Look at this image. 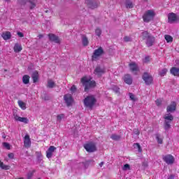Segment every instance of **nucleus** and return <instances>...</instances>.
I'll return each mask as SVG.
<instances>
[{"instance_id": "nucleus-1", "label": "nucleus", "mask_w": 179, "mask_h": 179, "mask_svg": "<svg viewBox=\"0 0 179 179\" xmlns=\"http://www.w3.org/2000/svg\"><path fill=\"white\" fill-rule=\"evenodd\" d=\"M81 83L84 86L85 92H87L91 89H94L96 86V81L92 80V77L87 78V76H84L81 78Z\"/></svg>"}, {"instance_id": "nucleus-2", "label": "nucleus", "mask_w": 179, "mask_h": 179, "mask_svg": "<svg viewBox=\"0 0 179 179\" xmlns=\"http://www.w3.org/2000/svg\"><path fill=\"white\" fill-rule=\"evenodd\" d=\"M141 36L143 40H145V44L148 47H152V45L155 44V42L156 41V38L152 36V34L149 33V31H143L141 33Z\"/></svg>"}, {"instance_id": "nucleus-3", "label": "nucleus", "mask_w": 179, "mask_h": 179, "mask_svg": "<svg viewBox=\"0 0 179 179\" xmlns=\"http://www.w3.org/2000/svg\"><path fill=\"white\" fill-rule=\"evenodd\" d=\"M84 106L87 108H90V110H93V107H94V104L97 103V99L93 95L87 96L83 100Z\"/></svg>"}, {"instance_id": "nucleus-4", "label": "nucleus", "mask_w": 179, "mask_h": 179, "mask_svg": "<svg viewBox=\"0 0 179 179\" xmlns=\"http://www.w3.org/2000/svg\"><path fill=\"white\" fill-rule=\"evenodd\" d=\"M164 127L165 131H168V129H170L171 128V122L174 120V116L171 114H166L164 116Z\"/></svg>"}, {"instance_id": "nucleus-5", "label": "nucleus", "mask_w": 179, "mask_h": 179, "mask_svg": "<svg viewBox=\"0 0 179 179\" xmlns=\"http://www.w3.org/2000/svg\"><path fill=\"white\" fill-rule=\"evenodd\" d=\"M155 16H156L155 11L153 10H148L145 11L143 15V22L145 23H149V22H151V20L155 19Z\"/></svg>"}, {"instance_id": "nucleus-6", "label": "nucleus", "mask_w": 179, "mask_h": 179, "mask_svg": "<svg viewBox=\"0 0 179 179\" xmlns=\"http://www.w3.org/2000/svg\"><path fill=\"white\" fill-rule=\"evenodd\" d=\"M104 54V50L102 47H99L98 49L95 50L92 55V61H97L101 55Z\"/></svg>"}, {"instance_id": "nucleus-7", "label": "nucleus", "mask_w": 179, "mask_h": 179, "mask_svg": "<svg viewBox=\"0 0 179 179\" xmlns=\"http://www.w3.org/2000/svg\"><path fill=\"white\" fill-rule=\"evenodd\" d=\"M84 148L87 152L89 153H92L93 152H96L97 148H96V144L93 142L88 143L84 145Z\"/></svg>"}, {"instance_id": "nucleus-8", "label": "nucleus", "mask_w": 179, "mask_h": 179, "mask_svg": "<svg viewBox=\"0 0 179 179\" xmlns=\"http://www.w3.org/2000/svg\"><path fill=\"white\" fill-rule=\"evenodd\" d=\"M64 101L67 106V107H71L72 104H73L75 100H73V97L71 94H66L64 96Z\"/></svg>"}, {"instance_id": "nucleus-9", "label": "nucleus", "mask_w": 179, "mask_h": 179, "mask_svg": "<svg viewBox=\"0 0 179 179\" xmlns=\"http://www.w3.org/2000/svg\"><path fill=\"white\" fill-rule=\"evenodd\" d=\"M143 80H144L145 85H152V83H153V77H152V76H150V74H149L147 72H145L143 75Z\"/></svg>"}, {"instance_id": "nucleus-10", "label": "nucleus", "mask_w": 179, "mask_h": 179, "mask_svg": "<svg viewBox=\"0 0 179 179\" xmlns=\"http://www.w3.org/2000/svg\"><path fill=\"white\" fill-rule=\"evenodd\" d=\"M85 3L90 9H96L99 6V2L96 0H86Z\"/></svg>"}, {"instance_id": "nucleus-11", "label": "nucleus", "mask_w": 179, "mask_h": 179, "mask_svg": "<svg viewBox=\"0 0 179 179\" xmlns=\"http://www.w3.org/2000/svg\"><path fill=\"white\" fill-rule=\"evenodd\" d=\"M164 162L166 164H174V157L171 155H164L162 157Z\"/></svg>"}, {"instance_id": "nucleus-12", "label": "nucleus", "mask_w": 179, "mask_h": 179, "mask_svg": "<svg viewBox=\"0 0 179 179\" xmlns=\"http://www.w3.org/2000/svg\"><path fill=\"white\" fill-rule=\"evenodd\" d=\"M177 110V103L176 101H171L166 107L167 113H174Z\"/></svg>"}, {"instance_id": "nucleus-13", "label": "nucleus", "mask_w": 179, "mask_h": 179, "mask_svg": "<svg viewBox=\"0 0 179 179\" xmlns=\"http://www.w3.org/2000/svg\"><path fill=\"white\" fill-rule=\"evenodd\" d=\"M94 75H97V76H101L102 75H104L106 73V69L100 67V66H98L95 68L94 71Z\"/></svg>"}, {"instance_id": "nucleus-14", "label": "nucleus", "mask_w": 179, "mask_h": 179, "mask_svg": "<svg viewBox=\"0 0 179 179\" xmlns=\"http://www.w3.org/2000/svg\"><path fill=\"white\" fill-rule=\"evenodd\" d=\"M24 146L27 148L31 146V141L30 140V136H29V134L25 135L24 137Z\"/></svg>"}, {"instance_id": "nucleus-15", "label": "nucleus", "mask_w": 179, "mask_h": 179, "mask_svg": "<svg viewBox=\"0 0 179 179\" xmlns=\"http://www.w3.org/2000/svg\"><path fill=\"white\" fill-rule=\"evenodd\" d=\"M13 117L15 121H19L20 122H24V124H29V120L27 117H22L16 114H14Z\"/></svg>"}, {"instance_id": "nucleus-16", "label": "nucleus", "mask_w": 179, "mask_h": 179, "mask_svg": "<svg viewBox=\"0 0 179 179\" xmlns=\"http://www.w3.org/2000/svg\"><path fill=\"white\" fill-rule=\"evenodd\" d=\"M56 149L57 148H55L54 145H51L46 151V157L48 159H51L52 157V153L53 152H55Z\"/></svg>"}, {"instance_id": "nucleus-17", "label": "nucleus", "mask_w": 179, "mask_h": 179, "mask_svg": "<svg viewBox=\"0 0 179 179\" xmlns=\"http://www.w3.org/2000/svg\"><path fill=\"white\" fill-rule=\"evenodd\" d=\"M48 36L50 41H53L54 43H56V44H59L60 43L59 38L55 34H48Z\"/></svg>"}, {"instance_id": "nucleus-18", "label": "nucleus", "mask_w": 179, "mask_h": 179, "mask_svg": "<svg viewBox=\"0 0 179 179\" xmlns=\"http://www.w3.org/2000/svg\"><path fill=\"white\" fill-rule=\"evenodd\" d=\"M168 20L169 23H174V22L177 21V15L174 13H171L168 15Z\"/></svg>"}, {"instance_id": "nucleus-19", "label": "nucleus", "mask_w": 179, "mask_h": 179, "mask_svg": "<svg viewBox=\"0 0 179 179\" xmlns=\"http://www.w3.org/2000/svg\"><path fill=\"white\" fill-rule=\"evenodd\" d=\"M129 66L131 72H138V71H139V67H138V64L135 62L130 63Z\"/></svg>"}, {"instance_id": "nucleus-20", "label": "nucleus", "mask_w": 179, "mask_h": 179, "mask_svg": "<svg viewBox=\"0 0 179 179\" xmlns=\"http://www.w3.org/2000/svg\"><path fill=\"white\" fill-rule=\"evenodd\" d=\"M1 37L3 40H5V41L10 40V38H12V34H10V31H7L2 33Z\"/></svg>"}, {"instance_id": "nucleus-21", "label": "nucleus", "mask_w": 179, "mask_h": 179, "mask_svg": "<svg viewBox=\"0 0 179 179\" xmlns=\"http://www.w3.org/2000/svg\"><path fill=\"white\" fill-rule=\"evenodd\" d=\"M124 81L127 83V85H132V77H131V75H124Z\"/></svg>"}, {"instance_id": "nucleus-22", "label": "nucleus", "mask_w": 179, "mask_h": 179, "mask_svg": "<svg viewBox=\"0 0 179 179\" xmlns=\"http://www.w3.org/2000/svg\"><path fill=\"white\" fill-rule=\"evenodd\" d=\"M31 78L34 83H37V82H38V71H34L31 75Z\"/></svg>"}, {"instance_id": "nucleus-23", "label": "nucleus", "mask_w": 179, "mask_h": 179, "mask_svg": "<svg viewBox=\"0 0 179 179\" xmlns=\"http://www.w3.org/2000/svg\"><path fill=\"white\" fill-rule=\"evenodd\" d=\"M170 72L173 76H179V69L177 67H172Z\"/></svg>"}, {"instance_id": "nucleus-24", "label": "nucleus", "mask_w": 179, "mask_h": 179, "mask_svg": "<svg viewBox=\"0 0 179 179\" xmlns=\"http://www.w3.org/2000/svg\"><path fill=\"white\" fill-rule=\"evenodd\" d=\"M22 83H24V85H29V83H30V76L29 75L23 76Z\"/></svg>"}, {"instance_id": "nucleus-25", "label": "nucleus", "mask_w": 179, "mask_h": 179, "mask_svg": "<svg viewBox=\"0 0 179 179\" xmlns=\"http://www.w3.org/2000/svg\"><path fill=\"white\" fill-rule=\"evenodd\" d=\"M124 4L127 9H132L134 8V3L131 0H126Z\"/></svg>"}, {"instance_id": "nucleus-26", "label": "nucleus", "mask_w": 179, "mask_h": 179, "mask_svg": "<svg viewBox=\"0 0 179 179\" xmlns=\"http://www.w3.org/2000/svg\"><path fill=\"white\" fill-rule=\"evenodd\" d=\"M13 50L15 52H20V51L23 50V48L22 47V45H19V43H15Z\"/></svg>"}, {"instance_id": "nucleus-27", "label": "nucleus", "mask_w": 179, "mask_h": 179, "mask_svg": "<svg viewBox=\"0 0 179 179\" xmlns=\"http://www.w3.org/2000/svg\"><path fill=\"white\" fill-rule=\"evenodd\" d=\"M47 87H48L49 89H52V87H55V82H54V80H49L48 81Z\"/></svg>"}, {"instance_id": "nucleus-28", "label": "nucleus", "mask_w": 179, "mask_h": 179, "mask_svg": "<svg viewBox=\"0 0 179 179\" xmlns=\"http://www.w3.org/2000/svg\"><path fill=\"white\" fill-rule=\"evenodd\" d=\"M0 169L2 170H10V166L5 165L3 162L0 161Z\"/></svg>"}, {"instance_id": "nucleus-29", "label": "nucleus", "mask_w": 179, "mask_h": 179, "mask_svg": "<svg viewBox=\"0 0 179 179\" xmlns=\"http://www.w3.org/2000/svg\"><path fill=\"white\" fill-rule=\"evenodd\" d=\"M83 45L84 47H87V45H89V39H87V37L86 36H83Z\"/></svg>"}, {"instance_id": "nucleus-30", "label": "nucleus", "mask_w": 179, "mask_h": 179, "mask_svg": "<svg viewBox=\"0 0 179 179\" xmlns=\"http://www.w3.org/2000/svg\"><path fill=\"white\" fill-rule=\"evenodd\" d=\"M110 139L113 141H120L121 139V136L117 134H112L110 136Z\"/></svg>"}, {"instance_id": "nucleus-31", "label": "nucleus", "mask_w": 179, "mask_h": 179, "mask_svg": "<svg viewBox=\"0 0 179 179\" xmlns=\"http://www.w3.org/2000/svg\"><path fill=\"white\" fill-rule=\"evenodd\" d=\"M164 38L167 43H173V37L170 35H165Z\"/></svg>"}, {"instance_id": "nucleus-32", "label": "nucleus", "mask_w": 179, "mask_h": 179, "mask_svg": "<svg viewBox=\"0 0 179 179\" xmlns=\"http://www.w3.org/2000/svg\"><path fill=\"white\" fill-rule=\"evenodd\" d=\"M18 105L22 110H26V103L22 101H18Z\"/></svg>"}, {"instance_id": "nucleus-33", "label": "nucleus", "mask_w": 179, "mask_h": 179, "mask_svg": "<svg viewBox=\"0 0 179 179\" xmlns=\"http://www.w3.org/2000/svg\"><path fill=\"white\" fill-rule=\"evenodd\" d=\"M167 73V69H163L161 71H159V76H165Z\"/></svg>"}, {"instance_id": "nucleus-34", "label": "nucleus", "mask_w": 179, "mask_h": 179, "mask_svg": "<svg viewBox=\"0 0 179 179\" xmlns=\"http://www.w3.org/2000/svg\"><path fill=\"white\" fill-rule=\"evenodd\" d=\"M64 117H65L64 114H59V115H57V121H59V122H61V121H62V119Z\"/></svg>"}, {"instance_id": "nucleus-35", "label": "nucleus", "mask_w": 179, "mask_h": 179, "mask_svg": "<svg viewBox=\"0 0 179 179\" xmlns=\"http://www.w3.org/2000/svg\"><path fill=\"white\" fill-rule=\"evenodd\" d=\"M156 139L157 141V143H159V145H162V143H163V138H160V135L157 134Z\"/></svg>"}, {"instance_id": "nucleus-36", "label": "nucleus", "mask_w": 179, "mask_h": 179, "mask_svg": "<svg viewBox=\"0 0 179 179\" xmlns=\"http://www.w3.org/2000/svg\"><path fill=\"white\" fill-rule=\"evenodd\" d=\"M129 99L132 101H136V98H135V95L131 92L129 93Z\"/></svg>"}, {"instance_id": "nucleus-37", "label": "nucleus", "mask_w": 179, "mask_h": 179, "mask_svg": "<svg viewBox=\"0 0 179 179\" xmlns=\"http://www.w3.org/2000/svg\"><path fill=\"white\" fill-rule=\"evenodd\" d=\"M36 156L38 160L43 157V154H41V151H37L36 152Z\"/></svg>"}, {"instance_id": "nucleus-38", "label": "nucleus", "mask_w": 179, "mask_h": 179, "mask_svg": "<svg viewBox=\"0 0 179 179\" xmlns=\"http://www.w3.org/2000/svg\"><path fill=\"white\" fill-rule=\"evenodd\" d=\"M3 146L7 149V150H10V144L8 143H3Z\"/></svg>"}, {"instance_id": "nucleus-39", "label": "nucleus", "mask_w": 179, "mask_h": 179, "mask_svg": "<svg viewBox=\"0 0 179 179\" xmlns=\"http://www.w3.org/2000/svg\"><path fill=\"white\" fill-rule=\"evenodd\" d=\"M95 34L96 36H98V37H100V36H101V29H100V28H96L95 30Z\"/></svg>"}, {"instance_id": "nucleus-40", "label": "nucleus", "mask_w": 179, "mask_h": 179, "mask_svg": "<svg viewBox=\"0 0 179 179\" xmlns=\"http://www.w3.org/2000/svg\"><path fill=\"white\" fill-rule=\"evenodd\" d=\"M122 170H124V171L131 170V166H129V164H126L124 165Z\"/></svg>"}, {"instance_id": "nucleus-41", "label": "nucleus", "mask_w": 179, "mask_h": 179, "mask_svg": "<svg viewBox=\"0 0 179 179\" xmlns=\"http://www.w3.org/2000/svg\"><path fill=\"white\" fill-rule=\"evenodd\" d=\"M29 3H31V6H29V9H34V8H36V3L33 1H29Z\"/></svg>"}, {"instance_id": "nucleus-42", "label": "nucleus", "mask_w": 179, "mask_h": 179, "mask_svg": "<svg viewBox=\"0 0 179 179\" xmlns=\"http://www.w3.org/2000/svg\"><path fill=\"white\" fill-rule=\"evenodd\" d=\"M145 64H148V62H150V57L146 56L144 59Z\"/></svg>"}, {"instance_id": "nucleus-43", "label": "nucleus", "mask_w": 179, "mask_h": 179, "mask_svg": "<svg viewBox=\"0 0 179 179\" xmlns=\"http://www.w3.org/2000/svg\"><path fill=\"white\" fill-rule=\"evenodd\" d=\"M134 146H136L138 149V152H142V148L141 147V145L138 143H134Z\"/></svg>"}, {"instance_id": "nucleus-44", "label": "nucleus", "mask_w": 179, "mask_h": 179, "mask_svg": "<svg viewBox=\"0 0 179 179\" xmlns=\"http://www.w3.org/2000/svg\"><path fill=\"white\" fill-rule=\"evenodd\" d=\"M134 133L135 135L139 136L141 134V131H139V129H134Z\"/></svg>"}, {"instance_id": "nucleus-45", "label": "nucleus", "mask_w": 179, "mask_h": 179, "mask_svg": "<svg viewBox=\"0 0 179 179\" xmlns=\"http://www.w3.org/2000/svg\"><path fill=\"white\" fill-rule=\"evenodd\" d=\"M156 105L159 107L162 106V99H157L155 101Z\"/></svg>"}, {"instance_id": "nucleus-46", "label": "nucleus", "mask_w": 179, "mask_h": 179, "mask_svg": "<svg viewBox=\"0 0 179 179\" xmlns=\"http://www.w3.org/2000/svg\"><path fill=\"white\" fill-rule=\"evenodd\" d=\"M34 174V172H29L27 174V179H31L33 177V175Z\"/></svg>"}, {"instance_id": "nucleus-47", "label": "nucleus", "mask_w": 179, "mask_h": 179, "mask_svg": "<svg viewBox=\"0 0 179 179\" xmlns=\"http://www.w3.org/2000/svg\"><path fill=\"white\" fill-rule=\"evenodd\" d=\"M8 159H15V154L13 152H10L8 155Z\"/></svg>"}, {"instance_id": "nucleus-48", "label": "nucleus", "mask_w": 179, "mask_h": 179, "mask_svg": "<svg viewBox=\"0 0 179 179\" xmlns=\"http://www.w3.org/2000/svg\"><path fill=\"white\" fill-rule=\"evenodd\" d=\"M124 41L126 42V43H128L129 41H131V38L129 36H124Z\"/></svg>"}, {"instance_id": "nucleus-49", "label": "nucleus", "mask_w": 179, "mask_h": 179, "mask_svg": "<svg viewBox=\"0 0 179 179\" xmlns=\"http://www.w3.org/2000/svg\"><path fill=\"white\" fill-rule=\"evenodd\" d=\"M71 92H76V86L73 85L71 89H70Z\"/></svg>"}, {"instance_id": "nucleus-50", "label": "nucleus", "mask_w": 179, "mask_h": 179, "mask_svg": "<svg viewBox=\"0 0 179 179\" xmlns=\"http://www.w3.org/2000/svg\"><path fill=\"white\" fill-rule=\"evenodd\" d=\"M17 34L19 36V37H24V34H23L22 32H17Z\"/></svg>"}, {"instance_id": "nucleus-51", "label": "nucleus", "mask_w": 179, "mask_h": 179, "mask_svg": "<svg viewBox=\"0 0 179 179\" xmlns=\"http://www.w3.org/2000/svg\"><path fill=\"white\" fill-rule=\"evenodd\" d=\"M167 179H174V175H171Z\"/></svg>"}, {"instance_id": "nucleus-52", "label": "nucleus", "mask_w": 179, "mask_h": 179, "mask_svg": "<svg viewBox=\"0 0 179 179\" xmlns=\"http://www.w3.org/2000/svg\"><path fill=\"white\" fill-rule=\"evenodd\" d=\"M103 164H104V162H101L99 164L100 167H103Z\"/></svg>"}, {"instance_id": "nucleus-53", "label": "nucleus", "mask_w": 179, "mask_h": 179, "mask_svg": "<svg viewBox=\"0 0 179 179\" xmlns=\"http://www.w3.org/2000/svg\"><path fill=\"white\" fill-rule=\"evenodd\" d=\"M38 38H43V34H39L38 36Z\"/></svg>"}, {"instance_id": "nucleus-54", "label": "nucleus", "mask_w": 179, "mask_h": 179, "mask_svg": "<svg viewBox=\"0 0 179 179\" xmlns=\"http://www.w3.org/2000/svg\"><path fill=\"white\" fill-rule=\"evenodd\" d=\"M120 92V88H117L116 93H118Z\"/></svg>"}, {"instance_id": "nucleus-55", "label": "nucleus", "mask_w": 179, "mask_h": 179, "mask_svg": "<svg viewBox=\"0 0 179 179\" xmlns=\"http://www.w3.org/2000/svg\"><path fill=\"white\" fill-rule=\"evenodd\" d=\"M45 13H48V10H45Z\"/></svg>"}, {"instance_id": "nucleus-56", "label": "nucleus", "mask_w": 179, "mask_h": 179, "mask_svg": "<svg viewBox=\"0 0 179 179\" xmlns=\"http://www.w3.org/2000/svg\"><path fill=\"white\" fill-rule=\"evenodd\" d=\"M5 1H6L8 2V1H10V0H5Z\"/></svg>"}, {"instance_id": "nucleus-57", "label": "nucleus", "mask_w": 179, "mask_h": 179, "mask_svg": "<svg viewBox=\"0 0 179 179\" xmlns=\"http://www.w3.org/2000/svg\"><path fill=\"white\" fill-rule=\"evenodd\" d=\"M144 1H148V0H144Z\"/></svg>"}]
</instances>
